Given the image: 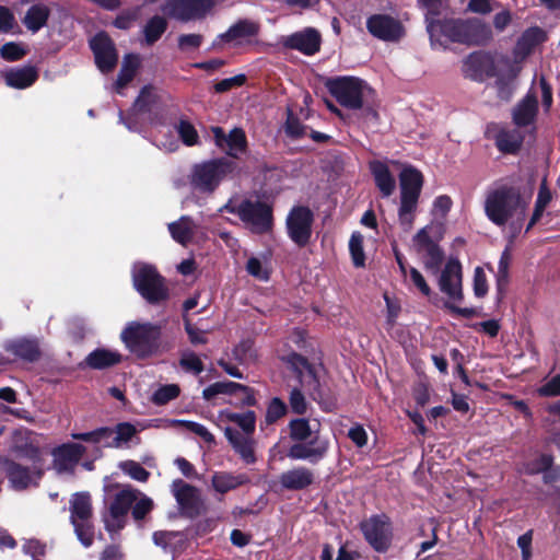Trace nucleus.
<instances>
[{"label": "nucleus", "mask_w": 560, "mask_h": 560, "mask_svg": "<svg viewBox=\"0 0 560 560\" xmlns=\"http://www.w3.org/2000/svg\"><path fill=\"white\" fill-rule=\"evenodd\" d=\"M133 504L132 516L136 520L143 518L153 508V501L140 492H138V498Z\"/></svg>", "instance_id": "55"}, {"label": "nucleus", "mask_w": 560, "mask_h": 560, "mask_svg": "<svg viewBox=\"0 0 560 560\" xmlns=\"http://www.w3.org/2000/svg\"><path fill=\"white\" fill-rule=\"evenodd\" d=\"M329 447V440L316 433L308 442L293 444L288 451V457L317 464L327 456Z\"/></svg>", "instance_id": "20"}, {"label": "nucleus", "mask_w": 560, "mask_h": 560, "mask_svg": "<svg viewBox=\"0 0 560 560\" xmlns=\"http://www.w3.org/2000/svg\"><path fill=\"white\" fill-rule=\"evenodd\" d=\"M215 0H166L162 11L182 22L205 18L214 7Z\"/></svg>", "instance_id": "16"}, {"label": "nucleus", "mask_w": 560, "mask_h": 560, "mask_svg": "<svg viewBox=\"0 0 560 560\" xmlns=\"http://www.w3.org/2000/svg\"><path fill=\"white\" fill-rule=\"evenodd\" d=\"M423 262L428 270L438 273L444 262V254L441 247H427L423 255Z\"/></svg>", "instance_id": "50"}, {"label": "nucleus", "mask_w": 560, "mask_h": 560, "mask_svg": "<svg viewBox=\"0 0 560 560\" xmlns=\"http://www.w3.org/2000/svg\"><path fill=\"white\" fill-rule=\"evenodd\" d=\"M423 185L422 174L412 166H405L399 174L400 206L398 217L400 223L410 228L413 222V213Z\"/></svg>", "instance_id": "7"}, {"label": "nucleus", "mask_w": 560, "mask_h": 560, "mask_svg": "<svg viewBox=\"0 0 560 560\" xmlns=\"http://www.w3.org/2000/svg\"><path fill=\"white\" fill-rule=\"evenodd\" d=\"M197 224L187 215H183L177 221L168 224V231L173 240L182 245L189 243L196 232Z\"/></svg>", "instance_id": "40"}, {"label": "nucleus", "mask_w": 560, "mask_h": 560, "mask_svg": "<svg viewBox=\"0 0 560 560\" xmlns=\"http://www.w3.org/2000/svg\"><path fill=\"white\" fill-rule=\"evenodd\" d=\"M23 551L28 555L32 560H42L45 555L46 546L37 539H27L23 545Z\"/></svg>", "instance_id": "60"}, {"label": "nucleus", "mask_w": 560, "mask_h": 560, "mask_svg": "<svg viewBox=\"0 0 560 560\" xmlns=\"http://www.w3.org/2000/svg\"><path fill=\"white\" fill-rule=\"evenodd\" d=\"M171 491L182 514L196 517L207 511L205 500L196 487L182 479H176L172 482Z\"/></svg>", "instance_id": "17"}, {"label": "nucleus", "mask_w": 560, "mask_h": 560, "mask_svg": "<svg viewBox=\"0 0 560 560\" xmlns=\"http://www.w3.org/2000/svg\"><path fill=\"white\" fill-rule=\"evenodd\" d=\"M243 474L234 475L228 471H217L211 477V485L215 492L224 494L247 482Z\"/></svg>", "instance_id": "39"}, {"label": "nucleus", "mask_w": 560, "mask_h": 560, "mask_svg": "<svg viewBox=\"0 0 560 560\" xmlns=\"http://www.w3.org/2000/svg\"><path fill=\"white\" fill-rule=\"evenodd\" d=\"M0 465L3 468L9 486L15 491H23L32 487H37L44 476V465L33 464L30 466L0 456Z\"/></svg>", "instance_id": "13"}, {"label": "nucleus", "mask_w": 560, "mask_h": 560, "mask_svg": "<svg viewBox=\"0 0 560 560\" xmlns=\"http://www.w3.org/2000/svg\"><path fill=\"white\" fill-rule=\"evenodd\" d=\"M472 285L477 298H483L488 293V281L483 268H475Z\"/></svg>", "instance_id": "58"}, {"label": "nucleus", "mask_w": 560, "mask_h": 560, "mask_svg": "<svg viewBox=\"0 0 560 560\" xmlns=\"http://www.w3.org/2000/svg\"><path fill=\"white\" fill-rule=\"evenodd\" d=\"M137 498L138 491L131 488H124L112 498H105L103 522L109 533H118L125 526L128 512Z\"/></svg>", "instance_id": "11"}, {"label": "nucleus", "mask_w": 560, "mask_h": 560, "mask_svg": "<svg viewBox=\"0 0 560 560\" xmlns=\"http://www.w3.org/2000/svg\"><path fill=\"white\" fill-rule=\"evenodd\" d=\"M180 365L184 370L194 374H199L203 371V364L201 360L194 352H185L182 355Z\"/></svg>", "instance_id": "57"}, {"label": "nucleus", "mask_w": 560, "mask_h": 560, "mask_svg": "<svg viewBox=\"0 0 560 560\" xmlns=\"http://www.w3.org/2000/svg\"><path fill=\"white\" fill-rule=\"evenodd\" d=\"M552 464V457L549 455H540L538 458L527 463L524 467L527 474H539L544 472Z\"/></svg>", "instance_id": "59"}, {"label": "nucleus", "mask_w": 560, "mask_h": 560, "mask_svg": "<svg viewBox=\"0 0 560 560\" xmlns=\"http://www.w3.org/2000/svg\"><path fill=\"white\" fill-rule=\"evenodd\" d=\"M225 209L238 215L247 229L254 233H265L272 224V210L260 200H243L238 203H228Z\"/></svg>", "instance_id": "9"}, {"label": "nucleus", "mask_w": 560, "mask_h": 560, "mask_svg": "<svg viewBox=\"0 0 560 560\" xmlns=\"http://www.w3.org/2000/svg\"><path fill=\"white\" fill-rule=\"evenodd\" d=\"M133 283L138 292L150 303H159L168 298L164 279L151 265L142 262L135 265Z\"/></svg>", "instance_id": "12"}, {"label": "nucleus", "mask_w": 560, "mask_h": 560, "mask_svg": "<svg viewBox=\"0 0 560 560\" xmlns=\"http://www.w3.org/2000/svg\"><path fill=\"white\" fill-rule=\"evenodd\" d=\"M97 68L103 72L112 71L118 60L114 43L105 33H97L90 42Z\"/></svg>", "instance_id": "23"}, {"label": "nucleus", "mask_w": 560, "mask_h": 560, "mask_svg": "<svg viewBox=\"0 0 560 560\" xmlns=\"http://www.w3.org/2000/svg\"><path fill=\"white\" fill-rule=\"evenodd\" d=\"M122 355L112 349L97 348L84 359V364L93 370H104L121 362Z\"/></svg>", "instance_id": "33"}, {"label": "nucleus", "mask_w": 560, "mask_h": 560, "mask_svg": "<svg viewBox=\"0 0 560 560\" xmlns=\"http://www.w3.org/2000/svg\"><path fill=\"white\" fill-rule=\"evenodd\" d=\"M537 112V93L532 86L527 94L514 107L513 121L517 127L529 126L534 122Z\"/></svg>", "instance_id": "29"}, {"label": "nucleus", "mask_w": 560, "mask_h": 560, "mask_svg": "<svg viewBox=\"0 0 560 560\" xmlns=\"http://www.w3.org/2000/svg\"><path fill=\"white\" fill-rule=\"evenodd\" d=\"M439 287L442 293H444L448 301L445 306L453 313L470 317L474 314L472 308L459 307L457 303L462 302L463 285H462V266L460 262L453 257H450L440 275Z\"/></svg>", "instance_id": "8"}, {"label": "nucleus", "mask_w": 560, "mask_h": 560, "mask_svg": "<svg viewBox=\"0 0 560 560\" xmlns=\"http://www.w3.org/2000/svg\"><path fill=\"white\" fill-rule=\"evenodd\" d=\"M120 469L130 478L144 482L148 480L150 474L139 463L133 460H126L119 464Z\"/></svg>", "instance_id": "54"}, {"label": "nucleus", "mask_w": 560, "mask_h": 560, "mask_svg": "<svg viewBox=\"0 0 560 560\" xmlns=\"http://www.w3.org/2000/svg\"><path fill=\"white\" fill-rule=\"evenodd\" d=\"M366 28L369 33L383 42L396 43L405 36L402 23L385 13H377L366 19Z\"/></svg>", "instance_id": "19"}, {"label": "nucleus", "mask_w": 560, "mask_h": 560, "mask_svg": "<svg viewBox=\"0 0 560 560\" xmlns=\"http://www.w3.org/2000/svg\"><path fill=\"white\" fill-rule=\"evenodd\" d=\"M464 73L474 81H483L494 74L492 58L483 52H472L464 61Z\"/></svg>", "instance_id": "28"}, {"label": "nucleus", "mask_w": 560, "mask_h": 560, "mask_svg": "<svg viewBox=\"0 0 560 560\" xmlns=\"http://www.w3.org/2000/svg\"><path fill=\"white\" fill-rule=\"evenodd\" d=\"M38 74L34 67L12 68L5 71V83L14 89H26L37 79Z\"/></svg>", "instance_id": "35"}, {"label": "nucleus", "mask_w": 560, "mask_h": 560, "mask_svg": "<svg viewBox=\"0 0 560 560\" xmlns=\"http://www.w3.org/2000/svg\"><path fill=\"white\" fill-rule=\"evenodd\" d=\"M288 362L296 372L301 387H293L289 396L290 408L298 415H303L307 410V401L303 392H306L314 400L322 399L318 381L307 361L300 354L292 353L288 357Z\"/></svg>", "instance_id": "4"}, {"label": "nucleus", "mask_w": 560, "mask_h": 560, "mask_svg": "<svg viewBox=\"0 0 560 560\" xmlns=\"http://www.w3.org/2000/svg\"><path fill=\"white\" fill-rule=\"evenodd\" d=\"M154 95L151 88L144 86L127 116L119 110V121L130 131H140V127L147 121H151V114L154 106Z\"/></svg>", "instance_id": "18"}, {"label": "nucleus", "mask_w": 560, "mask_h": 560, "mask_svg": "<svg viewBox=\"0 0 560 560\" xmlns=\"http://www.w3.org/2000/svg\"><path fill=\"white\" fill-rule=\"evenodd\" d=\"M360 529L366 542L376 552H386L393 542L394 532L390 518L385 514H375L360 523Z\"/></svg>", "instance_id": "15"}, {"label": "nucleus", "mask_w": 560, "mask_h": 560, "mask_svg": "<svg viewBox=\"0 0 560 560\" xmlns=\"http://www.w3.org/2000/svg\"><path fill=\"white\" fill-rule=\"evenodd\" d=\"M137 433L136 428L128 422L117 424L114 429L113 448H119L126 445Z\"/></svg>", "instance_id": "47"}, {"label": "nucleus", "mask_w": 560, "mask_h": 560, "mask_svg": "<svg viewBox=\"0 0 560 560\" xmlns=\"http://www.w3.org/2000/svg\"><path fill=\"white\" fill-rule=\"evenodd\" d=\"M165 427H175L180 425L184 427L186 430L190 431L191 433L200 436L205 442L207 443H213L214 436L212 433L203 425L198 422L188 421V420H166Z\"/></svg>", "instance_id": "46"}, {"label": "nucleus", "mask_w": 560, "mask_h": 560, "mask_svg": "<svg viewBox=\"0 0 560 560\" xmlns=\"http://www.w3.org/2000/svg\"><path fill=\"white\" fill-rule=\"evenodd\" d=\"M161 326L151 323L131 322L120 334L125 346L138 358L155 354L160 348Z\"/></svg>", "instance_id": "5"}, {"label": "nucleus", "mask_w": 560, "mask_h": 560, "mask_svg": "<svg viewBox=\"0 0 560 560\" xmlns=\"http://www.w3.org/2000/svg\"><path fill=\"white\" fill-rule=\"evenodd\" d=\"M290 436L299 441V443L306 441L312 435V429L308 420L304 418L294 419L290 422Z\"/></svg>", "instance_id": "49"}, {"label": "nucleus", "mask_w": 560, "mask_h": 560, "mask_svg": "<svg viewBox=\"0 0 560 560\" xmlns=\"http://www.w3.org/2000/svg\"><path fill=\"white\" fill-rule=\"evenodd\" d=\"M418 5L424 12L425 25L441 19L447 8L446 0H417Z\"/></svg>", "instance_id": "45"}, {"label": "nucleus", "mask_w": 560, "mask_h": 560, "mask_svg": "<svg viewBox=\"0 0 560 560\" xmlns=\"http://www.w3.org/2000/svg\"><path fill=\"white\" fill-rule=\"evenodd\" d=\"M224 433L235 452L246 464H253L256 460L254 441L250 435H244L240 431L229 427L225 428Z\"/></svg>", "instance_id": "32"}, {"label": "nucleus", "mask_w": 560, "mask_h": 560, "mask_svg": "<svg viewBox=\"0 0 560 560\" xmlns=\"http://www.w3.org/2000/svg\"><path fill=\"white\" fill-rule=\"evenodd\" d=\"M551 192L549 188L547 187L546 183H542L539 187L536 203H535V210L533 213V217L530 219L529 225L535 224L542 215L545 209L551 201Z\"/></svg>", "instance_id": "48"}, {"label": "nucleus", "mask_w": 560, "mask_h": 560, "mask_svg": "<svg viewBox=\"0 0 560 560\" xmlns=\"http://www.w3.org/2000/svg\"><path fill=\"white\" fill-rule=\"evenodd\" d=\"M167 28V22L163 16H152L143 28L144 42L147 45H153L164 34Z\"/></svg>", "instance_id": "44"}, {"label": "nucleus", "mask_w": 560, "mask_h": 560, "mask_svg": "<svg viewBox=\"0 0 560 560\" xmlns=\"http://www.w3.org/2000/svg\"><path fill=\"white\" fill-rule=\"evenodd\" d=\"M540 396H557L560 395V374L550 378L546 384L538 388Z\"/></svg>", "instance_id": "64"}, {"label": "nucleus", "mask_w": 560, "mask_h": 560, "mask_svg": "<svg viewBox=\"0 0 560 560\" xmlns=\"http://www.w3.org/2000/svg\"><path fill=\"white\" fill-rule=\"evenodd\" d=\"M546 39L545 32L539 27L527 28L517 39L513 49V58L515 62L525 60L538 46Z\"/></svg>", "instance_id": "31"}, {"label": "nucleus", "mask_w": 560, "mask_h": 560, "mask_svg": "<svg viewBox=\"0 0 560 560\" xmlns=\"http://www.w3.org/2000/svg\"><path fill=\"white\" fill-rule=\"evenodd\" d=\"M236 168V163L226 158L211 159L196 164L191 172V186L201 192H213Z\"/></svg>", "instance_id": "6"}, {"label": "nucleus", "mask_w": 560, "mask_h": 560, "mask_svg": "<svg viewBox=\"0 0 560 560\" xmlns=\"http://www.w3.org/2000/svg\"><path fill=\"white\" fill-rule=\"evenodd\" d=\"M327 89L342 107L361 110L366 119L377 118V113L371 102L373 90L362 79L357 77L334 78L327 82Z\"/></svg>", "instance_id": "3"}, {"label": "nucleus", "mask_w": 560, "mask_h": 560, "mask_svg": "<svg viewBox=\"0 0 560 560\" xmlns=\"http://www.w3.org/2000/svg\"><path fill=\"white\" fill-rule=\"evenodd\" d=\"M179 392L180 389L176 384L163 385L153 393L152 401L159 406L165 405L178 397Z\"/></svg>", "instance_id": "51"}, {"label": "nucleus", "mask_w": 560, "mask_h": 560, "mask_svg": "<svg viewBox=\"0 0 560 560\" xmlns=\"http://www.w3.org/2000/svg\"><path fill=\"white\" fill-rule=\"evenodd\" d=\"M4 349L26 361H35L39 358V348L36 340L31 339H15L9 340L4 343Z\"/></svg>", "instance_id": "36"}, {"label": "nucleus", "mask_w": 560, "mask_h": 560, "mask_svg": "<svg viewBox=\"0 0 560 560\" xmlns=\"http://www.w3.org/2000/svg\"><path fill=\"white\" fill-rule=\"evenodd\" d=\"M444 231L443 222L434 220L417 233L416 241L418 245H438L442 240Z\"/></svg>", "instance_id": "43"}, {"label": "nucleus", "mask_w": 560, "mask_h": 560, "mask_svg": "<svg viewBox=\"0 0 560 560\" xmlns=\"http://www.w3.org/2000/svg\"><path fill=\"white\" fill-rule=\"evenodd\" d=\"M176 130L178 136L180 137L183 143L188 147L195 145L198 143L199 136L196 128L187 120H180L176 125Z\"/></svg>", "instance_id": "53"}, {"label": "nucleus", "mask_w": 560, "mask_h": 560, "mask_svg": "<svg viewBox=\"0 0 560 560\" xmlns=\"http://www.w3.org/2000/svg\"><path fill=\"white\" fill-rule=\"evenodd\" d=\"M425 27L433 49H445L450 43L485 45L492 38L490 26L480 19L441 18Z\"/></svg>", "instance_id": "1"}, {"label": "nucleus", "mask_w": 560, "mask_h": 560, "mask_svg": "<svg viewBox=\"0 0 560 560\" xmlns=\"http://www.w3.org/2000/svg\"><path fill=\"white\" fill-rule=\"evenodd\" d=\"M215 145L233 159L240 158L247 149V139L242 128H233L225 133L221 127H212Z\"/></svg>", "instance_id": "22"}, {"label": "nucleus", "mask_w": 560, "mask_h": 560, "mask_svg": "<svg viewBox=\"0 0 560 560\" xmlns=\"http://www.w3.org/2000/svg\"><path fill=\"white\" fill-rule=\"evenodd\" d=\"M220 395L240 397V402L245 406H253L255 397L249 387L235 382H215L202 390L206 400H212Z\"/></svg>", "instance_id": "24"}, {"label": "nucleus", "mask_w": 560, "mask_h": 560, "mask_svg": "<svg viewBox=\"0 0 560 560\" xmlns=\"http://www.w3.org/2000/svg\"><path fill=\"white\" fill-rule=\"evenodd\" d=\"M314 480L315 475L313 470L304 466H298L285 470L279 477L281 487L290 491L306 489L314 482Z\"/></svg>", "instance_id": "30"}, {"label": "nucleus", "mask_w": 560, "mask_h": 560, "mask_svg": "<svg viewBox=\"0 0 560 560\" xmlns=\"http://www.w3.org/2000/svg\"><path fill=\"white\" fill-rule=\"evenodd\" d=\"M85 451L83 445L77 443H67L56 447L51 453L54 469L58 474L73 472Z\"/></svg>", "instance_id": "25"}, {"label": "nucleus", "mask_w": 560, "mask_h": 560, "mask_svg": "<svg viewBox=\"0 0 560 560\" xmlns=\"http://www.w3.org/2000/svg\"><path fill=\"white\" fill-rule=\"evenodd\" d=\"M25 55V50L15 43H7L0 49V56L9 61L21 59Z\"/></svg>", "instance_id": "61"}, {"label": "nucleus", "mask_w": 560, "mask_h": 560, "mask_svg": "<svg viewBox=\"0 0 560 560\" xmlns=\"http://www.w3.org/2000/svg\"><path fill=\"white\" fill-rule=\"evenodd\" d=\"M483 208L487 218L501 226L509 221L524 219L526 203L515 187L494 184L486 192Z\"/></svg>", "instance_id": "2"}, {"label": "nucleus", "mask_w": 560, "mask_h": 560, "mask_svg": "<svg viewBox=\"0 0 560 560\" xmlns=\"http://www.w3.org/2000/svg\"><path fill=\"white\" fill-rule=\"evenodd\" d=\"M70 521L78 539L84 547H90L94 539V528L91 522L92 503L89 492H77L70 500Z\"/></svg>", "instance_id": "10"}, {"label": "nucleus", "mask_w": 560, "mask_h": 560, "mask_svg": "<svg viewBox=\"0 0 560 560\" xmlns=\"http://www.w3.org/2000/svg\"><path fill=\"white\" fill-rule=\"evenodd\" d=\"M11 452L16 458H24L33 464L44 465L43 451L40 450L34 434L30 431L15 433Z\"/></svg>", "instance_id": "26"}, {"label": "nucleus", "mask_w": 560, "mask_h": 560, "mask_svg": "<svg viewBox=\"0 0 560 560\" xmlns=\"http://www.w3.org/2000/svg\"><path fill=\"white\" fill-rule=\"evenodd\" d=\"M261 25L253 19H238L213 40L214 48L228 45L233 48L255 43L260 34Z\"/></svg>", "instance_id": "14"}, {"label": "nucleus", "mask_w": 560, "mask_h": 560, "mask_svg": "<svg viewBox=\"0 0 560 560\" xmlns=\"http://www.w3.org/2000/svg\"><path fill=\"white\" fill-rule=\"evenodd\" d=\"M313 213L307 207H294L287 218L290 238L296 245H305L311 236Z\"/></svg>", "instance_id": "21"}, {"label": "nucleus", "mask_w": 560, "mask_h": 560, "mask_svg": "<svg viewBox=\"0 0 560 560\" xmlns=\"http://www.w3.org/2000/svg\"><path fill=\"white\" fill-rule=\"evenodd\" d=\"M270 252L250 257L246 265L247 272L260 281H268L270 277Z\"/></svg>", "instance_id": "42"}, {"label": "nucleus", "mask_w": 560, "mask_h": 560, "mask_svg": "<svg viewBox=\"0 0 560 560\" xmlns=\"http://www.w3.org/2000/svg\"><path fill=\"white\" fill-rule=\"evenodd\" d=\"M185 330L189 337V340L192 345H203L207 342L206 331L200 330L196 326H194L188 317H184Z\"/></svg>", "instance_id": "62"}, {"label": "nucleus", "mask_w": 560, "mask_h": 560, "mask_svg": "<svg viewBox=\"0 0 560 560\" xmlns=\"http://www.w3.org/2000/svg\"><path fill=\"white\" fill-rule=\"evenodd\" d=\"M282 44L287 48L311 56L319 50L320 36L316 30L310 27L283 37Z\"/></svg>", "instance_id": "27"}, {"label": "nucleus", "mask_w": 560, "mask_h": 560, "mask_svg": "<svg viewBox=\"0 0 560 560\" xmlns=\"http://www.w3.org/2000/svg\"><path fill=\"white\" fill-rule=\"evenodd\" d=\"M511 262V254L506 248L499 260L497 272V288L499 293H502L509 280V267Z\"/></svg>", "instance_id": "52"}, {"label": "nucleus", "mask_w": 560, "mask_h": 560, "mask_svg": "<svg viewBox=\"0 0 560 560\" xmlns=\"http://www.w3.org/2000/svg\"><path fill=\"white\" fill-rule=\"evenodd\" d=\"M285 411V404L279 398H273L267 408L266 422L268 424L276 422L278 419L284 416Z\"/></svg>", "instance_id": "56"}, {"label": "nucleus", "mask_w": 560, "mask_h": 560, "mask_svg": "<svg viewBox=\"0 0 560 560\" xmlns=\"http://www.w3.org/2000/svg\"><path fill=\"white\" fill-rule=\"evenodd\" d=\"M524 141L523 133L516 129L503 128L495 136V145L503 153H516Z\"/></svg>", "instance_id": "38"}, {"label": "nucleus", "mask_w": 560, "mask_h": 560, "mask_svg": "<svg viewBox=\"0 0 560 560\" xmlns=\"http://www.w3.org/2000/svg\"><path fill=\"white\" fill-rule=\"evenodd\" d=\"M202 43V36L199 34H183L178 37V47L183 51L197 49Z\"/></svg>", "instance_id": "63"}, {"label": "nucleus", "mask_w": 560, "mask_h": 560, "mask_svg": "<svg viewBox=\"0 0 560 560\" xmlns=\"http://www.w3.org/2000/svg\"><path fill=\"white\" fill-rule=\"evenodd\" d=\"M50 16V9L44 3H35L25 12L22 23L32 33H37L46 24Z\"/></svg>", "instance_id": "37"}, {"label": "nucleus", "mask_w": 560, "mask_h": 560, "mask_svg": "<svg viewBox=\"0 0 560 560\" xmlns=\"http://www.w3.org/2000/svg\"><path fill=\"white\" fill-rule=\"evenodd\" d=\"M370 171L382 196L389 197L396 188V180L388 166L381 161H373L370 163Z\"/></svg>", "instance_id": "34"}, {"label": "nucleus", "mask_w": 560, "mask_h": 560, "mask_svg": "<svg viewBox=\"0 0 560 560\" xmlns=\"http://www.w3.org/2000/svg\"><path fill=\"white\" fill-rule=\"evenodd\" d=\"M139 65L140 59L137 55L130 54L125 56L115 82V90L118 94L124 95L122 89L133 79Z\"/></svg>", "instance_id": "41"}]
</instances>
